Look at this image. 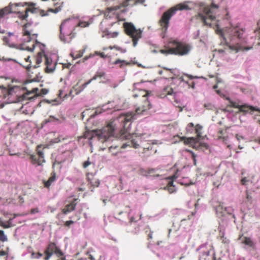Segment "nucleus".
<instances>
[{
  "instance_id": "1",
  "label": "nucleus",
  "mask_w": 260,
  "mask_h": 260,
  "mask_svg": "<svg viewBox=\"0 0 260 260\" xmlns=\"http://www.w3.org/2000/svg\"><path fill=\"white\" fill-rule=\"evenodd\" d=\"M144 94L142 95V104L136 109L135 112L127 113L121 114L113 120H111L108 124L101 129L94 131H86L84 137L88 139L90 141L98 140L103 144H105V146L108 147L109 151L113 155H116L121 149L125 148L127 146L138 148L143 146V153L147 151L150 152L147 155L154 154L156 152V149L154 148L152 144H148V146L145 147L143 144L141 136H136L131 141L123 144L120 147L118 146L116 142L118 141L114 135L117 132L119 133L120 139H127L128 128L132 121L135 118L137 114H143L145 112L151 108V104L148 99V93L146 91H143ZM90 143L91 144L92 142Z\"/></svg>"
},
{
  "instance_id": "2",
  "label": "nucleus",
  "mask_w": 260,
  "mask_h": 260,
  "mask_svg": "<svg viewBox=\"0 0 260 260\" xmlns=\"http://www.w3.org/2000/svg\"><path fill=\"white\" fill-rule=\"evenodd\" d=\"M218 6L212 3L210 6L203 8V13H198L195 16L197 19H200L204 26L213 27L216 33L222 37L226 43V45L232 51L237 53L240 51H247L252 48V45H249L247 41L244 28L239 26H232L222 30L219 25L212 23L215 20V11Z\"/></svg>"
},
{
  "instance_id": "3",
  "label": "nucleus",
  "mask_w": 260,
  "mask_h": 260,
  "mask_svg": "<svg viewBox=\"0 0 260 260\" xmlns=\"http://www.w3.org/2000/svg\"><path fill=\"white\" fill-rule=\"evenodd\" d=\"M189 3H190L188 2L179 3L167 10L162 14L158 21V24L161 27V30L164 32H166L167 31L170 25V21L177 11L188 10L191 9V8L188 5Z\"/></svg>"
},
{
  "instance_id": "4",
  "label": "nucleus",
  "mask_w": 260,
  "mask_h": 260,
  "mask_svg": "<svg viewBox=\"0 0 260 260\" xmlns=\"http://www.w3.org/2000/svg\"><path fill=\"white\" fill-rule=\"evenodd\" d=\"M123 27L125 34L132 39L133 46L136 47L138 41L142 38V31L137 29L131 22H124Z\"/></svg>"
},
{
  "instance_id": "5",
  "label": "nucleus",
  "mask_w": 260,
  "mask_h": 260,
  "mask_svg": "<svg viewBox=\"0 0 260 260\" xmlns=\"http://www.w3.org/2000/svg\"><path fill=\"white\" fill-rule=\"evenodd\" d=\"M170 45L173 48V49L171 50V53H174V54L176 55H185L189 52L191 49V47L189 44L175 40L170 41Z\"/></svg>"
},
{
  "instance_id": "6",
  "label": "nucleus",
  "mask_w": 260,
  "mask_h": 260,
  "mask_svg": "<svg viewBox=\"0 0 260 260\" xmlns=\"http://www.w3.org/2000/svg\"><path fill=\"white\" fill-rule=\"evenodd\" d=\"M28 24H25L23 26V36L24 37V41L26 43H31L30 45L26 46L24 45V49L29 51H32L35 48V43L37 42L36 39L38 35L32 34L31 31L26 29Z\"/></svg>"
},
{
  "instance_id": "7",
  "label": "nucleus",
  "mask_w": 260,
  "mask_h": 260,
  "mask_svg": "<svg viewBox=\"0 0 260 260\" xmlns=\"http://www.w3.org/2000/svg\"><path fill=\"white\" fill-rule=\"evenodd\" d=\"M53 253L58 257V259L56 260H66L65 256L61 250L56 246L54 243L50 242L44 251V259L48 260Z\"/></svg>"
},
{
  "instance_id": "8",
  "label": "nucleus",
  "mask_w": 260,
  "mask_h": 260,
  "mask_svg": "<svg viewBox=\"0 0 260 260\" xmlns=\"http://www.w3.org/2000/svg\"><path fill=\"white\" fill-rule=\"evenodd\" d=\"M19 6V4L10 5L0 10V33L4 34L6 31L5 28H2L1 24L4 25L6 16L11 13H19L18 10L16 9V8Z\"/></svg>"
},
{
  "instance_id": "9",
  "label": "nucleus",
  "mask_w": 260,
  "mask_h": 260,
  "mask_svg": "<svg viewBox=\"0 0 260 260\" xmlns=\"http://www.w3.org/2000/svg\"><path fill=\"white\" fill-rule=\"evenodd\" d=\"M42 146V145H38L36 150L37 154L29 155V160L34 165L42 166L45 162L44 151L40 149Z\"/></svg>"
},
{
  "instance_id": "10",
  "label": "nucleus",
  "mask_w": 260,
  "mask_h": 260,
  "mask_svg": "<svg viewBox=\"0 0 260 260\" xmlns=\"http://www.w3.org/2000/svg\"><path fill=\"white\" fill-rule=\"evenodd\" d=\"M225 99L230 103V105L228 106L229 107L238 108L240 112H242L245 114L249 111L252 112L254 111H258V109L252 106H249L245 104L242 105L239 102H233L229 97H226Z\"/></svg>"
},
{
  "instance_id": "11",
  "label": "nucleus",
  "mask_w": 260,
  "mask_h": 260,
  "mask_svg": "<svg viewBox=\"0 0 260 260\" xmlns=\"http://www.w3.org/2000/svg\"><path fill=\"white\" fill-rule=\"evenodd\" d=\"M45 56H47L44 54V52H38L36 57V64L32 66L31 64V61L30 60V57L29 56L24 58L25 62L26 63H20V64L25 68L27 71H29L31 67L37 68L39 67V64L42 62L43 58H45Z\"/></svg>"
},
{
  "instance_id": "12",
  "label": "nucleus",
  "mask_w": 260,
  "mask_h": 260,
  "mask_svg": "<svg viewBox=\"0 0 260 260\" xmlns=\"http://www.w3.org/2000/svg\"><path fill=\"white\" fill-rule=\"evenodd\" d=\"M20 215H21L18 214H14L12 217V215L10 214L9 212H7L6 214H5V216L6 217H8L9 219L6 222L0 220V226H2L5 229H7L15 225V223H13V220Z\"/></svg>"
},
{
  "instance_id": "13",
  "label": "nucleus",
  "mask_w": 260,
  "mask_h": 260,
  "mask_svg": "<svg viewBox=\"0 0 260 260\" xmlns=\"http://www.w3.org/2000/svg\"><path fill=\"white\" fill-rule=\"evenodd\" d=\"M78 199H71L69 198L67 201L65 208L62 211H72L75 209V206L79 203Z\"/></svg>"
},
{
  "instance_id": "14",
  "label": "nucleus",
  "mask_w": 260,
  "mask_h": 260,
  "mask_svg": "<svg viewBox=\"0 0 260 260\" xmlns=\"http://www.w3.org/2000/svg\"><path fill=\"white\" fill-rule=\"evenodd\" d=\"M45 59L46 65L45 72L47 73L53 72L55 69L56 62H53L52 59L48 56H45Z\"/></svg>"
},
{
  "instance_id": "15",
  "label": "nucleus",
  "mask_w": 260,
  "mask_h": 260,
  "mask_svg": "<svg viewBox=\"0 0 260 260\" xmlns=\"http://www.w3.org/2000/svg\"><path fill=\"white\" fill-rule=\"evenodd\" d=\"M28 12H30L32 13H36L37 12V9L35 7V4L31 3L29 4L28 7L25 10L24 14L19 12V17L22 20L25 19L28 17Z\"/></svg>"
},
{
  "instance_id": "16",
  "label": "nucleus",
  "mask_w": 260,
  "mask_h": 260,
  "mask_svg": "<svg viewBox=\"0 0 260 260\" xmlns=\"http://www.w3.org/2000/svg\"><path fill=\"white\" fill-rule=\"evenodd\" d=\"M198 78L197 76H193L188 74H184V77L180 78L181 81L185 82L189 87L194 89L195 87V83L191 81L192 79Z\"/></svg>"
},
{
  "instance_id": "17",
  "label": "nucleus",
  "mask_w": 260,
  "mask_h": 260,
  "mask_svg": "<svg viewBox=\"0 0 260 260\" xmlns=\"http://www.w3.org/2000/svg\"><path fill=\"white\" fill-rule=\"evenodd\" d=\"M89 83H90V81H88L81 86H77V85L74 86L73 88L70 90V94L74 96L78 94L80 92H81Z\"/></svg>"
},
{
  "instance_id": "18",
  "label": "nucleus",
  "mask_w": 260,
  "mask_h": 260,
  "mask_svg": "<svg viewBox=\"0 0 260 260\" xmlns=\"http://www.w3.org/2000/svg\"><path fill=\"white\" fill-rule=\"evenodd\" d=\"M13 89V88H7L3 86H0V97L6 98L12 94Z\"/></svg>"
},
{
  "instance_id": "19",
  "label": "nucleus",
  "mask_w": 260,
  "mask_h": 260,
  "mask_svg": "<svg viewBox=\"0 0 260 260\" xmlns=\"http://www.w3.org/2000/svg\"><path fill=\"white\" fill-rule=\"evenodd\" d=\"M218 139L227 144L229 142V137L225 130L220 129L217 134Z\"/></svg>"
},
{
  "instance_id": "20",
  "label": "nucleus",
  "mask_w": 260,
  "mask_h": 260,
  "mask_svg": "<svg viewBox=\"0 0 260 260\" xmlns=\"http://www.w3.org/2000/svg\"><path fill=\"white\" fill-rule=\"evenodd\" d=\"M56 180V173L53 172L51 173V176L47 181H44V185L45 187L49 188L51 184Z\"/></svg>"
},
{
  "instance_id": "21",
  "label": "nucleus",
  "mask_w": 260,
  "mask_h": 260,
  "mask_svg": "<svg viewBox=\"0 0 260 260\" xmlns=\"http://www.w3.org/2000/svg\"><path fill=\"white\" fill-rule=\"evenodd\" d=\"M88 181L91 186H93V187H98L100 184V181L99 179L95 178L92 175L91 176V177L89 176L88 177Z\"/></svg>"
},
{
  "instance_id": "22",
  "label": "nucleus",
  "mask_w": 260,
  "mask_h": 260,
  "mask_svg": "<svg viewBox=\"0 0 260 260\" xmlns=\"http://www.w3.org/2000/svg\"><path fill=\"white\" fill-rule=\"evenodd\" d=\"M242 243L250 247H253L254 246V242L249 237H244L242 239Z\"/></svg>"
},
{
  "instance_id": "23",
  "label": "nucleus",
  "mask_w": 260,
  "mask_h": 260,
  "mask_svg": "<svg viewBox=\"0 0 260 260\" xmlns=\"http://www.w3.org/2000/svg\"><path fill=\"white\" fill-rule=\"evenodd\" d=\"M173 93V89L171 86L168 85L164 88L162 95L165 96L167 95H172Z\"/></svg>"
},
{
  "instance_id": "24",
  "label": "nucleus",
  "mask_w": 260,
  "mask_h": 260,
  "mask_svg": "<svg viewBox=\"0 0 260 260\" xmlns=\"http://www.w3.org/2000/svg\"><path fill=\"white\" fill-rule=\"evenodd\" d=\"M105 76V73L104 71H98L94 76L89 81H90V82L93 80H95L98 79H102L104 78Z\"/></svg>"
},
{
  "instance_id": "25",
  "label": "nucleus",
  "mask_w": 260,
  "mask_h": 260,
  "mask_svg": "<svg viewBox=\"0 0 260 260\" xmlns=\"http://www.w3.org/2000/svg\"><path fill=\"white\" fill-rule=\"evenodd\" d=\"M113 64H119V67L121 68H122L123 66H127V65H129L130 64V63L124 60H121V59H116L114 62H113Z\"/></svg>"
},
{
  "instance_id": "26",
  "label": "nucleus",
  "mask_w": 260,
  "mask_h": 260,
  "mask_svg": "<svg viewBox=\"0 0 260 260\" xmlns=\"http://www.w3.org/2000/svg\"><path fill=\"white\" fill-rule=\"evenodd\" d=\"M38 91V88H34L32 89L31 90V92H30L29 93H34V96H38L40 94H46L48 92V90L46 89H42L41 90V92L40 93L38 94L37 93V91Z\"/></svg>"
},
{
  "instance_id": "27",
  "label": "nucleus",
  "mask_w": 260,
  "mask_h": 260,
  "mask_svg": "<svg viewBox=\"0 0 260 260\" xmlns=\"http://www.w3.org/2000/svg\"><path fill=\"white\" fill-rule=\"evenodd\" d=\"M167 49H161L160 50V52L165 54H174V53H171V50L173 49L172 47L170 45V41L168 44Z\"/></svg>"
},
{
  "instance_id": "28",
  "label": "nucleus",
  "mask_w": 260,
  "mask_h": 260,
  "mask_svg": "<svg viewBox=\"0 0 260 260\" xmlns=\"http://www.w3.org/2000/svg\"><path fill=\"white\" fill-rule=\"evenodd\" d=\"M195 126L194 124L192 122H190L187 124L186 127V131L187 133L191 134L194 130Z\"/></svg>"
},
{
  "instance_id": "29",
  "label": "nucleus",
  "mask_w": 260,
  "mask_h": 260,
  "mask_svg": "<svg viewBox=\"0 0 260 260\" xmlns=\"http://www.w3.org/2000/svg\"><path fill=\"white\" fill-rule=\"evenodd\" d=\"M202 126L199 124H197V125H195L194 131L196 132V133L197 134V136L198 137H201V131L202 129Z\"/></svg>"
},
{
  "instance_id": "30",
  "label": "nucleus",
  "mask_w": 260,
  "mask_h": 260,
  "mask_svg": "<svg viewBox=\"0 0 260 260\" xmlns=\"http://www.w3.org/2000/svg\"><path fill=\"white\" fill-rule=\"evenodd\" d=\"M177 178V176L176 174H174L168 178V179H170L171 180L168 182L167 187H172L174 186L173 185V180L174 179H176Z\"/></svg>"
},
{
  "instance_id": "31",
  "label": "nucleus",
  "mask_w": 260,
  "mask_h": 260,
  "mask_svg": "<svg viewBox=\"0 0 260 260\" xmlns=\"http://www.w3.org/2000/svg\"><path fill=\"white\" fill-rule=\"evenodd\" d=\"M255 35L259 42L257 43L260 44V21L257 22V28L254 31Z\"/></svg>"
},
{
  "instance_id": "32",
  "label": "nucleus",
  "mask_w": 260,
  "mask_h": 260,
  "mask_svg": "<svg viewBox=\"0 0 260 260\" xmlns=\"http://www.w3.org/2000/svg\"><path fill=\"white\" fill-rule=\"evenodd\" d=\"M8 241V238L5 234L4 232L0 230V241L5 242Z\"/></svg>"
},
{
  "instance_id": "33",
  "label": "nucleus",
  "mask_w": 260,
  "mask_h": 260,
  "mask_svg": "<svg viewBox=\"0 0 260 260\" xmlns=\"http://www.w3.org/2000/svg\"><path fill=\"white\" fill-rule=\"evenodd\" d=\"M220 235H221L220 240L221 241V242L224 244H229L230 240L228 238L224 236L223 233H222L221 234H220Z\"/></svg>"
},
{
  "instance_id": "34",
  "label": "nucleus",
  "mask_w": 260,
  "mask_h": 260,
  "mask_svg": "<svg viewBox=\"0 0 260 260\" xmlns=\"http://www.w3.org/2000/svg\"><path fill=\"white\" fill-rule=\"evenodd\" d=\"M158 176L156 174V171L154 169H148V177H154Z\"/></svg>"
},
{
  "instance_id": "35",
  "label": "nucleus",
  "mask_w": 260,
  "mask_h": 260,
  "mask_svg": "<svg viewBox=\"0 0 260 260\" xmlns=\"http://www.w3.org/2000/svg\"><path fill=\"white\" fill-rule=\"evenodd\" d=\"M181 139L182 140H184V143L185 144H188L189 143H190L192 141H193L194 140V138L191 137V138H186V137H182Z\"/></svg>"
},
{
  "instance_id": "36",
  "label": "nucleus",
  "mask_w": 260,
  "mask_h": 260,
  "mask_svg": "<svg viewBox=\"0 0 260 260\" xmlns=\"http://www.w3.org/2000/svg\"><path fill=\"white\" fill-rule=\"evenodd\" d=\"M163 69L165 71H166L167 72H168L169 73L168 76H166L165 78H167L171 77V76L173 74L174 70L173 69H168L165 67H164Z\"/></svg>"
},
{
  "instance_id": "37",
  "label": "nucleus",
  "mask_w": 260,
  "mask_h": 260,
  "mask_svg": "<svg viewBox=\"0 0 260 260\" xmlns=\"http://www.w3.org/2000/svg\"><path fill=\"white\" fill-rule=\"evenodd\" d=\"M187 152H189L191 155V158H192L193 159V164L194 165H197V159H196V155L191 150H187Z\"/></svg>"
},
{
  "instance_id": "38",
  "label": "nucleus",
  "mask_w": 260,
  "mask_h": 260,
  "mask_svg": "<svg viewBox=\"0 0 260 260\" xmlns=\"http://www.w3.org/2000/svg\"><path fill=\"white\" fill-rule=\"evenodd\" d=\"M141 214H138V216H137L136 217L133 216H131L130 217V221L131 222H136L138 220L140 219L141 217Z\"/></svg>"
},
{
  "instance_id": "39",
  "label": "nucleus",
  "mask_w": 260,
  "mask_h": 260,
  "mask_svg": "<svg viewBox=\"0 0 260 260\" xmlns=\"http://www.w3.org/2000/svg\"><path fill=\"white\" fill-rule=\"evenodd\" d=\"M89 23L85 21H80L78 23V26L81 27H85L88 26Z\"/></svg>"
},
{
  "instance_id": "40",
  "label": "nucleus",
  "mask_w": 260,
  "mask_h": 260,
  "mask_svg": "<svg viewBox=\"0 0 260 260\" xmlns=\"http://www.w3.org/2000/svg\"><path fill=\"white\" fill-rule=\"evenodd\" d=\"M95 54L97 55H99L100 56L101 58H106L107 57H108V55H106L103 52H98V51H96L95 52Z\"/></svg>"
},
{
  "instance_id": "41",
  "label": "nucleus",
  "mask_w": 260,
  "mask_h": 260,
  "mask_svg": "<svg viewBox=\"0 0 260 260\" xmlns=\"http://www.w3.org/2000/svg\"><path fill=\"white\" fill-rule=\"evenodd\" d=\"M121 6H114V7H111L108 8L107 9L109 12H112L113 11L119 10L121 8Z\"/></svg>"
},
{
  "instance_id": "42",
  "label": "nucleus",
  "mask_w": 260,
  "mask_h": 260,
  "mask_svg": "<svg viewBox=\"0 0 260 260\" xmlns=\"http://www.w3.org/2000/svg\"><path fill=\"white\" fill-rule=\"evenodd\" d=\"M146 233L148 232V234L147 235V239L148 240L151 239L152 238L153 232H151L149 228H148L147 230L146 231Z\"/></svg>"
},
{
  "instance_id": "43",
  "label": "nucleus",
  "mask_w": 260,
  "mask_h": 260,
  "mask_svg": "<svg viewBox=\"0 0 260 260\" xmlns=\"http://www.w3.org/2000/svg\"><path fill=\"white\" fill-rule=\"evenodd\" d=\"M140 174L142 176L148 177V170L141 169L140 170Z\"/></svg>"
},
{
  "instance_id": "44",
  "label": "nucleus",
  "mask_w": 260,
  "mask_h": 260,
  "mask_svg": "<svg viewBox=\"0 0 260 260\" xmlns=\"http://www.w3.org/2000/svg\"><path fill=\"white\" fill-rule=\"evenodd\" d=\"M107 35L109 36V38H116L118 35V32H110L108 33Z\"/></svg>"
},
{
  "instance_id": "45",
  "label": "nucleus",
  "mask_w": 260,
  "mask_h": 260,
  "mask_svg": "<svg viewBox=\"0 0 260 260\" xmlns=\"http://www.w3.org/2000/svg\"><path fill=\"white\" fill-rule=\"evenodd\" d=\"M58 120H59L58 119L55 118L54 117L50 116L47 119V122H54Z\"/></svg>"
},
{
  "instance_id": "46",
  "label": "nucleus",
  "mask_w": 260,
  "mask_h": 260,
  "mask_svg": "<svg viewBox=\"0 0 260 260\" xmlns=\"http://www.w3.org/2000/svg\"><path fill=\"white\" fill-rule=\"evenodd\" d=\"M58 95L61 98H66V96H67V94H64L63 93V90H62V89H60L59 90V94H58Z\"/></svg>"
},
{
  "instance_id": "47",
  "label": "nucleus",
  "mask_w": 260,
  "mask_h": 260,
  "mask_svg": "<svg viewBox=\"0 0 260 260\" xmlns=\"http://www.w3.org/2000/svg\"><path fill=\"white\" fill-rule=\"evenodd\" d=\"M114 49H116L117 50L120 51L121 53H125L126 52V49H122L119 47L114 46Z\"/></svg>"
},
{
  "instance_id": "48",
  "label": "nucleus",
  "mask_w": 260,
  "mask_h": 260,
  "mask_svg": "<svg viewBox=\"0 0 260 260\" xmlns=\"http://www.w3.org/2000/svg\"><path fill=\"white\" fill-rule=\"evenodd\" d=\"M75 222V221H74L72 220L67 221L64 223V225L66 226H69L71 224H73Z\"/></svg>"
},
{
  "instance_id": "49",
  "label": "nucleus",
  "mask_w": 260,
  "mask_h": 260,
  "mask_svg": "<svg viewBox=\"0 0 260 260\" xmlns=\"http://www.w3.org/2000/svg\"><path fill=\"white\" fill-rule=\"evenodd\" d=\"M32 255H35V256H34V257L36 258H39L43 256V254L40 252H37L36 254H35V253H32Z\"/></svg>"
},
{
  "instance_id": "50",
  "label": "nucleus",
  "mask_w": 260,
  "mask_h": 260,
  "mask_svg": "<svg viewBox=\"0 0 260 260\" xmlns=\"http://www.w3.org/2000/svg\"><path fill=\"white\" fill-rule=\"evenodd\" d=\"M91 164V162L89 160L85 161L83 164V167L84 168H86L88 166H89Z\"/></svg>"
},
{
  "instance_id": "51",
  "label": "nucleus",
  "mask_w": 260,
  "mask_h": 260,
  "mask_svg": "<svg viewBox=\"0 0 260 260\" xmlns=\"http://www.w3.org/2000/svg\"><path fill=\"white\" fill-rule=\"evenodd\" d=\"M248 180L246 177L243 178L241 180V183L242 185H246Z\"/></svg>"
},
{
  "instance_id": "52",
  "label": "nucleus",
  "mask_w": 260,
  "mask_h": 260,
  "mask_svg": "<svg viewBox=\"0 0 260 260\" xmlns=\"http://www.w3.org/2000/svg\"><path fill=\"white\" fill-rule=\"evenodd\" d=\"M236 138L238 141H240L241 140L244 139V138L243 136L239 135L238 134L236 135Z\"/></svg>"
},
{
  "instance_id": "53",
  "label": "nucleus",
  "mask_w": 260,
  "mask_h": 260,
  "mask_svg": "<svg viewBox=\"0 0 260 260\" xmlns=\"http://www.w3.org/2000/svg\"><path fill=\"white\" fill-rule=\"evenodd\" d=\"M168 189L170 193H172L175 191L174 186L168 187Z\"/></svg>"
},
{
  "instance_id": "54",
  "label": "nucleus",
  "mask_w": 260,
  "mask_h": 260,
  "mask_svg": "<svg viewBox=\"0 0 260 260\" xmlns=\"http://www.w3.org/2000/svg\"><path fill=\"white\" fill-rule=\"evenodd\" d=\"M216 93L219 94L221 97L224 98L225 95L221 92V91L219 90H216Z\"/></svg>"
},
{
  "instance_id": "55",
  "label": "nucleus",
  "mask_w": 260,
  "mask_h": 260,
  "mask_svg": "<svg viewBox=\"0 0 260 260\" xmlns=\"http://www.w3.org/2000/svg\"><path fill=\"white\" fill-rule=\"evenodd\" d=\"M60 10V8L59 9L56 8L55 10L51 9L49 10V11L52 12H54V13H56L58 12Z\"/></svg>"
},
{
  "instance_id": "56",
  "label": "nucleus",
  "mask_w": 260,
  "mask_h": 260,
  "mask_svg": "<svg viewBox=\"0 0 260 260\" xmlns=\"http://www.w3.org/2000/svg\"><path fill=\"white\" fill-rule=\"evenodd\" d=\"M40 15L42 16H46L47 15V14L45 12V11L44 10H41L40 11Z\"/></svg>"
},
{
  "instance_id": "57",
  "label": "nucleus",
  "mask_w": 260,
  "mask_h": 260,
  "mask_svg": "<svg viewBox=\"0 0 260 260\" xmlns=\"http://www.w3.org/2000/svg\"><path fill=\"white\" fill-rule=\"evenodd\" d=\"M246 195H247L246 199H247V201H251L252 199V197L248 193V192H247Z\"/></svg>"
},
{
  "instance_id": "58",
  "label": "nucleus",
  "mask_w": 260,
  "mask_h": 260,
  "mask_svg": "<svg viewBox=\"0 0 260 260\" xmlns=\"http://www.w3.org/2000/svg\"><path fill=\"white\" fill-rule=\"evenodd\" d=\"M65 22H66L65 21H63V22H62L61 25H60V34H61V31H62V29L63 26L65 24Z\"/></svg>"
},
{
  "instance_id": "59",
  "label": "nucleus",
  "mask_w": 260,
  "mask_h": 260,
  "mask_svg": "<svg viewBox=\"0 0 260 260\" xmlns=\"http://www.w3.org/2000/svg\"><path fill=\"white\" fill-rule=\"evenodd\" d=\"M89 258L90 260H95L94 258L93 257V256L91 254H89Z\"/></svg>"
},
{
  "instance_id": "60",
  "label": "nucleus",
  "mask_w": 260,
  "mask_h": 260,
  "mask_svg": "<svg viewBox=\"0 0 260 260\" xmlns=\"http://www.w3.org/2000/svg\"><path fill=\"white\" fill-rule=\"evenodd\" d=\"M3 41L5 42H7L8 41V39L7 37H4Z\"/></svg>"
},
{
  "instance_id": "61",
  "label": "nucleus",
  "mask_w": 260,
  "mask_h": 260,
  "mask_svg": "<svg viewBox=\"0 0 260 260\" xmlns=\"http://www.w3.org/2000/svg\"><path fill=\"white\" fill-rule=\"evenodd\" d=\"M163 72H164L163 71H159L158 73L159 75H162L163 74Z\"/></svg>"
},
{
  "instance_id": "62",
  "label": "nucleus",
  "mask_w": 260,
  "mask_h": 260,
  "mask_svg": "<svg viewBox=\"0 0 260 260\" xmlns=\"http://www.w3.org/2000/svg\"><path fill=\"white\" fill-rule=\"evenodd\" d=\"M217 87H218L217 85H215L213 86V88L215 89L217 88Z\"/></svg>"
},
{
  "instance_id": "63",
  "label": "nucleus",
  "mask_w": 260,
  "mask_h": 260,
  "mask_svg": "<svg viewBox=\"0 0 260 260\" xmlns=\"http://www.w3.org/2000/svg\"><path fill=\"white\" fill-rule=\"evenodd\" d=\"M220 207H221V209H222V207H223V205H220L219 206V209L218 210H220Z\"/></svg>"
},
{
  "instance_id": "64",
  "label": "nucleus",
  "mask_w": 260,
  "mask_h": 260,
  "mask_svg": "<svg viewBox=\"0 0 260 260\" xmlns=\"http://www.w3.org/2000/svg\"><path fill=\"white\" fill-rule=\"evenodd\" d=\"M109 48L110 49H114V46H110L109 47Z\"/></svg>"
}]
</instances>
